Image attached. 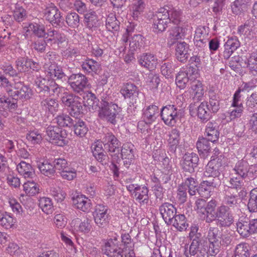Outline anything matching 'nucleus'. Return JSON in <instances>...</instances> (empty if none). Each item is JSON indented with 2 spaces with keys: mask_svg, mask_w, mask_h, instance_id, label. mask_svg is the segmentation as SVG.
<instances>
[{
  "mask_svg": "<svg viewBox=\"0 0 257 257\" xmlns=\"http://www.w3.org/2000/svg\"><path fill=\"white\" fill-rule=\"evenodd\" d=\"M212 112L209 110L208 102H202L197 108V115L203 122H206L211 117Z\"/></svg>",
  "mask_w": 257,
  "mask_h": 257,
  "instance_id": "473e14b6",
  "label": "nucleus"
},
{
  "mask_svg": "<svg viewBox=\"0 0 257 257\" xmlns=\"http://www.w3.org/2000/svg\"><path fill=\"white\" fill-rule=\"evenodd\" d=\"M240 43L236 37H228L224 45V58L225 59H229L234 51L240 47Z\"/></svg>",
  "mask_w": 257,
  "mask_h": 257,
  "instance_id": "aec40b11",
  "label": "nucleus"
},
{
  "mask_svg": "<svg viewBox=\"0 0 257 257\" xmlns=\"http://www.w3.org/2000/svg\"><path fill=\"white\" fill-rule=\"evenodd\" d=\"M223 202L224 205L229 208L236 206L238 204L237 196L231 193L229 191H226L223 198Z\"/></svg>",
  "mask_w": 257,
  "mask_h": 257,
  "instance_id": "680f3d73",
  "label": "nucleus"
},
{
  "mask_svg": "<svg viewBox=\"0 0 257 257\" xmlns=\"http://www.w3.org/2000/svg\"><path fill=\"white\" fill-rule=\"evenodd\" d=\"M120 92L125 99L134 105L136 103V100L138 98L139 89L134 83L127 82L123 84L120 88Z\"/></svg>",
  "mask_w": 257,
  "mask_h": 257,
  "instance_id": "f8f14e48",
  "label": "nucleus"
},
{
  "mask_svg": "<svg viewBox=\"0 0 257 257\" xmlns=\"http://www.w3.org/2000/svg\"><path fill=\"white\" fill-rule=\"evenodd\" d=\"M168 140L169 150L171 153L176 154V151L180 140V133L177 128L172 129L169 134Z\"/></svg>",
  "mask_w": 257,
  "mask_h": 257,
  "instance_id": "cd10ccee",
  "label": "nucleus"
},
{
  "mask_svg": "<svg viewBox=\"0 0 257 257\" xmlns=\"http://www.w3.org/2000/svg\"><path fill=\"white\" fill-rule=\"evenodd\" d=\"M65 21L69 27L72 28H77L80 24V17L75 12L69 13L66 16Z\"/></svg>",
  "mask_w": 257,
  "mask_h": 257,
  "instance_id": "603ef678",
  "label": "nucleus"
},
{
  "mask_svg": "<svg viewBox=\"0 0 257 257\" xmlns=\"http://www.w3.org/2000/svg\"><path fill=\"white\" fill-rule=\"evenodd\" d=\"M190 87L193 90L194 96V101H199L204 94V89L202 83L198 80H194L190 81Z\"/></svg>",
  "mask_w": 257,
  "mask_h": 257,
  "instance_id": "ea45409f",
  "label": "nucleus"
},
{
  "mask_svg": "<svg viewBox=\"0 0 257 257\" xmlns=\"http://www.w3.org/2000/svg\"><path fill=\"white\" fill-rule=\"evenodd\" d=\"M143 37L141 35H135L130 42V51L134 52L140 49L143 43Z\"/></svg>",
  "mask_w": 257,
  "mask_h": 257,
  "instance_id": "bf43d9fd",
  "label": "nucleus"
},
{
  "mask_svg": "<svg viewBox=\"0 0 257 257\" xmlns=\"http://www.w3.org/2000/svg\"><path fill=\"white\" fill-rule=\"evenodd\" d=\"M216 221L220 227H229L233 223L234 217L230 208L225 205L214 207L209 217L206 219V222L211 223Z\"/></svg>",
  "mask_w": 257,
  "mask_h": 257,
  "instance_id": "f257e3e1",
  "label": "nucleus"
},
{
  "mask_svg": "<svg viewBox=\"0 0 257 257\" xmlns=\"http://www.w3.org/2000/svg\"><path fill=\"white\" fill-rule=\"evenodd\" d=\"M37 167L41 173L45 176L52 177L55 176V169L53 163H51L49 160H44L43 162H39Z\"/></svg>",
  "mask_w": 257,
  "mask_h": 257,
  "instance_id": "7c9ffc66",
  "label": "nucleus"
},
{
  "mask_svg": "<svg viewBox=\"0 0 257 257\" xmlns=\"http://www.w3.org/2000/svg\"><path fill=\"white\" fill-rule=\"evenodd\" d=\"M85 110L83 102H81V100H78L69 112L72 116L78 117L80 115L83 114Z\"/></svg>",
  "mask_w": 257,
  "mask_h": 257,
  "instance_id": "13d9d810",
  "label": "nucleus"
},
{
  "mask_svg": "<svg viewBox=\"0 0 257 257\" xmlns=\"http://www.w3.org/2000/svg\"><path fill=\"white\" fill-rule=\"evenodd\" d=\"M29 59L28 57H22L16 61V66L19 73L28 72Z\"/></svg>",
  "mask_w": 257,
  "mask_h": 257,
  "instance_id": "6e6d98bb",
  "label": "nucleus"
},
{
  "mask_svg": "<svg viewBox=\"0 0 257 257\" xmlns=\"http://www.w3.org/2000/svg\"><path fill=\"white\" fill-rule=\"evenodd\" d=\"M237 231L243 237H248L251 234L250 228L248 221H239L236 224Z\"/></svg>",
  "mask_w": 257,
  "mask_h": 257,
  "instance_id": "09e8293b",
  "label": "nucleus"
},
{
  "mask_svg": "<svg viewBox=\"0 0 257 257\" xmlns=\"http://www.w3.org/2000/svg\"><path fill=\"white\" fill-rule=\"evenodd\" d=\"M233 170L242 179H247L248 178L249 165L246 161L241 160L236 163Z\"/></svg>",
  "mask_w": 257,
  "mask_h": 257,
  "instance_id": "2f4dec72",
  "label": "nucleus"
},
{
  "mask_svg": "<svg viewBox=\"0 0 257 257\" xmlns=\"http://www.w3.org/2000/svg\"><path fill=\"white\" fill-rule=\"evenodd\" d=\"M159 114V107L155 105H151L143 110V118L148 123H152Z\"/></svg>",
  "mask_w": 257,
  "mask_h": 257,
  "instance_id": "393cba45",
  "label": "nucleus"
},
{
  "mask_svg": "<svg viewBox=\"0 0 257 257\" xmlns=\"http://www.w3.org/2000/svg\"><path fill=\"white\" fill-rule=\"evenodd\" d=\"M185 29L181 27L175 26L169 31L167 45L169 47H172L179 39H182L185 36Z\"/></svg>",
  "mask_w": 257,
  "mask_h": 257,
  "instance_id": "4be33fe9",
  "label": "nucleus"
},
{
  "mask_svg": "<svg viewBox=\"0 0 257 257\" xmlns=\"http://www.w3.org/2000/svg\"><path fill=\"white\" fill-rule=\"evenodd\" d=\"M27 11L22 7H16L14 11V18L18 22L24 21L27 18Z\"/></svg>",
  "mask_w": 257,
  "mask_h": 257,
  "instance_id": "338daca9",
  "label": "nucleus"
},
{
  "mask_svg": "<svg viewBox=\"0 0 257 257\" xmlns=\"http://www.w3.org/2000/svg\"><path fill=\"white\" fill-rule=\"evenodd\" d=\"M119 109L117 104L108 101L106 98L102 99L98 109V116L100 119L114 124L116 123V116L119 112L117 109Z\"/></svg>",
  "mask_w": 257,
  "mask_h": 257,
  "instance_id": "f03ea898",
  "label": "nucleus"
},
{
  "mask_svg": "<svg viewBox=\"0 0 257 257\" xmlns=\"http://www.w3.org/2000/svg\"><path fill=\"white\" fill-rule=\"evenodd\" d=\"M44 17L45 20L52 26L62 27L64 19L61 13L57 7L53 3L47 4L43 10Z\"/></svg>",
  "mask_w": 257,
  "mask_h": 257,
  "instance_id": "39448f33",
  "label": "nucleus"
},
{
  "mask_svg": "<svg viewBox=\"0 0 257 257\" xmlns=\"http://www.w3.org/2000/svg\"><path fill=\"white\" fill-rule=\"evenodd\" d=\"M121 149L119 151V160L121 159H134V146L130 143L124 144L121 146Z\"/></svg>",
  "mask_w": 257,
  "mask_h": 257,
  "instance_id": "58836bf2",
  "label": "nucleus"
},
{
  "mask_svg": "<svg viewBox=\"0 0 257 257\" xmlns=\"http://www.w3.org/2000/svg\"><path fill=\"white\" fill-rule=\"evenodd\" d=\"M198 162L199 157L196 154L186 153L183 157L181 166L184 171L192 173L197 168Z\"/></svg>",
  "mask_w": 257,
  "mask_h": 257,
  "instance_id": "2eb2a0df",
  "label": "nucleus"
},
{
  "mask_svg": "<svg viewBox=\"0 0 257 257\" xmlns=\"http://www.w3.org/2000/svg\"><path fill=\"white\" fill-rule=\"evenodd\" d=\"M24 190L29 195H34L39 192L38 185L34 181H28L23 185Z\"/></svg>",
  "mask_w": 257,
  "mask_h": 257,
  "instance_id": "69168bd1",
  "label": "nucleus"
},
{
  "mask_svg": "<svg viewBox=\"0 0 257 257\" xmlns=\"http://www.w3.org/2000/svg\"><path fill=\"white\" fill-rule=\"evenodd\" d=\"M222 233V230L216 227H210L208 231L207 238L209 242L219 243Z\"/></svg>",
  "mask_w": 257,
  "mask_h": 257,
  "instance_id": "3c124183",
  "label": "nucleus"
},
{
  "mask_svg": "<svg viewBox=\"0 0 257 257\" xmlns=\"http://www.w3.org/2000/svg\"><path fill=\"white\" fill-rule=\"evenodd\" d=\"M205 133L207 138L210 140L211 143L217 141L219 136L217 124L216 122H209L206 127Z\"/></svg>",
  "mask_w": 257,
  "mask_h": 257,
  "instance_id": "c9c22d12",
  "label": "nucleus"
},
{
  "mask_svg": "<svg viewBox=\"0 0 257 257\" xmlns=\"http://www.w3.org/2000/svg\"><path fill=\"white\" fill-rule=\"evenodd\" d=\"M223 169L221 156L211 159L208 163L204 172L205 176L208 177H219Z\"/></svg>",
  "mask_w": 257,
  "mask_h": 257,
  "instance_id": "4468645a",
  "label": "nucleus"
},
{
  "mask_svg": "<svg viewBox=\"0 0 257 257\" xmlns=\"http://www.w3.org/2000/svg\"><path fill=\"white\" fill-rule=\"evenodd\" d=\"M182 109L174 104H168L162 107L160 115L164 122L167 125L173 126L177 122L181 114Z\"/></svg>",
  "mask_w": 257,
  "mask_h": 257,
  "instance_id": "20e7f679",
  "label": "nucleus"
},
{
  "mask_svg": "<svg viewBox=\"0 0 257 257\" xmlns=\"http://www.w3.org/2000/svg\"><path fill=\"white\" fill-rule=\"evenodd\" d=\"M217 202L212 199L208 202L203 199H198L195 201L196 210L198 213L202 214L201 217L206 222V219L209 217L211 212L216 207Z\"/></svg>",
  "mask_w": 257,
  "mask_h": 257,
  "instance_id": "9d476101",
  "label": "nucleus"
},
{
  "mask_svg": "<svg viewBox=\"0 0 257 257\" xmlns=\"http://www.w3.org/2000/svg\"><path fill=\"white\" fill-rule=\"evenodd\" d=\"M104 149L110 154L113 161L118 163L119 160V151L121 148V143L115 136L111 133H108L104 135L101 139Z\"/></svg>",
  "mask_w": 257,
  "mask_h": 257,
  "instance_id": "7ed1b4c3",
  "label": "nucleus"
},
{
  "mask_svg": "<svg viewBox=\"0 0 257 257\" xmlns=\"http://www.w3.org/2000/svg\"><path fill=\"white\" fill-rule=\"evenodd\" d=\"M83 103L85 108L88 106L89 108H92L93 110L98 109L100 106L99 101L94 94L91 92H87L85 95L83 96Z\"/></svg>",
  "mask_w": 257,
  "mask_h": 257,
  "instance_id": "4c0bfd02",
  "label": "nucleus"
},
{
  "mask_svg": "<svg viewBox=\"0 0 257 257\" xmlns=\"http://www.w3.org/2000/svg\"><path fill=\"white\" fill-rule=\"evenodd\" d=\"M161 11H163V13L167 14L168 17V20H169V23L178 25L181 21V12L177 10L173 9L170 10L164 8H161Z\"/></svg>",
  "mask_w": 257,
  "mask_h": 257,
  "instance_id": "a19ab883",
  "label": "nucleus"
},
{
  "mask_svg": "<svg viewBox=\"0 0 257 257\" xmlns=\"http://www.w3.org/2000/svg\"><path fill=\"white\" fill-rule=\"evenodd\" d=\"M50 80L45 78H37L35 80L36 91L40 97L49 96Z\"/></svg>",
  "mask_w": 257,
  "mask_h": 257,
  "instance_id": "bb28decb",
  "label": "nucleus"
},
{
  "mask_svg": "<svg viewBox=\"0 0 257 257\" xmlns=\"http://www.w3.org/2000/svg\"><path fill=\"white\" fill-rule=\"evenodd\" d=\"M168 16L163 13V11H161L160 9L157 14L154 16L152 28L155 33H161L170 26Z\"/></svg>",
  "mask_w": 257,
  "mask_h": 257,
  "instance_id": "9b49d317",
  "label": "nucleus"
},
{
  "mask_svg": "<svg viewBox=\"0 0 257 257\" xmlns=\"http://www.w3.org/2000/svg\"><path fill=\"white\" fill-rule=\"evenodd\" d=\"M39 207L46 214H49L53 210V203L50 198L46 197H41L39 200Z\"/></svg>",
  "mask_w": 257,
  "mask_h": 257,
  "instance_id": "8fccbe9b",
  "label": "nucleus"
},
{
  "mask_svg": "<svg viewBox=\"0 0 257 257\" xmlns=\"http://www.w3.org/2000/svg\"><path fill=\"white\" fill-rule=\"evenodd\" d=\"M54 120L60 127H71L73 125L74 121L68 114L64 113L58 115Z\"/></svg>",
  "mask_w": 257,
  "mask_h": 257,
  "instance_id": "de8ad7c7",
  "label": "nucleus"
},
{
  "mask_svg": "<svg viewBox=\"0 0 257 257\" xmlns=\"http://www.w3.org/2000/svg\"><path fill=\"white\" fill-rule=\"evenodd\" d=\"M46 133L48 137V140L53 144L62 147L68 143L66 140V131L58 126L50 125L47 127Z\"/></svg>",
  "mask_w": 257,
  "mask_h": 257,
  "instance_id": "423d86ee",
  "label": "nucleus"
},
{
  "mask_svg": "<svg viewBox=\"0 0 257 257\" xmlns=\"http://www.w3.org/2000/svg\"><path fill=\"white\" fill-rule=\"evenodd\" d=\"M82 70L87 73L97 74L100 70V64L92 59L87 58L81 65Z\"/></svg>",
  "mask_w": 257,
  "mask_h": 257,
  "instance_id": "c85d7f7f",
  "label": "nucleus"
},
{
  "mask_svg": "<svg viewBox=\"0 0 257 257\" xmlns=\"http://www.w3.org/2000/svg\"><path fill=\"white\" fill-rule=\"evenodd\" d=\"M72 126L74 133L80 137H84L88 131L85 122L81 119L75 120Z\"/></svg>",
  "mask_w": 257,
  "mask_h": 257,
  "instance_id": "c03bdc74",
  "label": "nucleus"
},
{
  "mask_svg": "<svg viewBox=\"0 0 257 257\" xmlns=\"http://www.w3.org/2000/svg\"><path fill=\"white\" fill-rule=\"evenodd\" d=\"M211 188L205 181H203L198 186L197 193L202 197L207 198L210 196Z\"/></svg>",
  "mask_w": 257,
  "mask_h": 257,
  "instance_id": "774afa93",
  "label": "nucleus"
},
{
  "mask_svg": "<svg viewBox=\"0 0 257 257\" xmlns=\"http://www.w3.org/2000/svg\"><path fill=\"white\" fill-rule=\"evenodd\" d=\"M160 213L165 221L168 224L177 213V208L169 202H165L159 207Z\"/></svg>",
  "mask_w": 257,
  "mask_h": 257,
  "instance_id": "a211bd4d",
  "label": "nucleus"
},
{
  "mask_svg": "<svg viewBox=\"0 0 257 257\" xmlns=\"http://www.w3.org/2000/svg\"><path fill=\"white\" fill-rule=\"evenodd\" d=\"M72 89L76 93H80L88 85L87 77L81 73L72 74L67 77V80Z\"/></svg>",
  "mask_w": 257,
  "mask_h": 257,
  "instance_id": "1a4fd4ad",
  "label": "nucleus"
},
{
  "mask_svg": "<svg viewBox=\"0 0 257 257\" xmlns=\"http://www.w3.org/2000/svg\"><path fill=\"white\" fill-rule=\"evenodd\" d=\"M32 95L33 91L28 85L18 82L15 84L14 89H13L9 96L18 101L21 100L24 102L30 99Z\"/></svg>",
  "mask_w": 257,
  "mask_h": 257,
  "instance_id": "6e6552de",
  "label": "nucleus"
},
{
  "mask_svg": "<svg viewBox=\"0 0 257 257\" xmlns=\"http://www.w3.org/2000/svg\"><path fill=\"white\" fill-rule=\"evenodd\" d=\"M120 22L115 16L107 19L106 21V29L111 32H118L119 30Z\"/></svg>",
  "mask_w": 257,
  "mask_h": 257,
  "instance_id": "052dcab7",
  "label": "nucleus"
},
{
  "mask_svg": "<svg viewBox=\"0 0 257 257\" xmlns=\"http://www.w3.org/2000/svg\"><path fill=\"white\" fill-rule=\"evenodd\" d=\"M94 222L99 228L106 227L109 222L108 207L103 204H97L92 213Z\"/></svg>",
  "mask_w": 257,
  "mask_h": 257,
  "instance_id": "0eeeda50",
  "label": "nucleus"
},
{
  "mask_svg": "<svg viewBox=\"0 0 257 257\" xmlns=\"http://www.w3.org/2000/svg\"><path fill=\"white\" fill-rule=\"evenodd\" d=\"M41 105L44 110H48L52 113L56 112L59 106L55 99L48 97L41 101Z\"/></svg>",
  "mask_w": 257,
  "mask_h": 257,
  "instance_id": "37998d69",
  "label": "nucleus"
},
{
  "mask_svg": "<svg viewBox=\"0 0 257 257\" xmlns=\"http://www.w3.org/2000/svg\"><path fill=\"white\" fill-rule=\"evenodd\" d=\"M28 28L39 38H44L46 36L45 25L39 20L30 23Z\"/></svg>",
  "mask_w": 257,
  "mask_h": 257,
  "instance_id": "f704fd0d",
  "label": "nucleus"
},
{
  "mask_svg": "<svg viewBox=\"0 0 257 257\" xmlns=\"http://www.w3.org/2000/svg\"><path fill=\"white\" fill-rule=\"evenodd\" d=\"M138 61L142 66L150 71L154 70L159 63L157 56L151 53L143 54L140 57Z\"/></svg>",
  "mask_w": 257,
  "mask_h": 257,
  "instance_id": "6ab92c4d",
  "label": "nucleus"
},
{
  "mask_svg": "<svg viewBox=\"0 0 257 257\" xmlns=\"http://www.w3.org/2000/svg\"><path fill=\"white\" fill-rule=\"evenodd\" d=\"M211 143L210 140L206 138H200L196 143V147L199 155L201 158L207 157L211 151Z\"/></svg>",
  "mask_w": 257,
  "mask_h": 257,
  "instance_id": "5701e85b",
  "label": "nucleus"
},
{
  "mask_svg": "<svg viewBox=\"0 0 257 257\" xmlns=\"http://www.w3.org/2000/svg\"><path fill=\"white\" fill-rule=\"evenodd\" d=\"M102 251L108 257H123L126 251L117 243H114L112 240L108 239L102 248Z\"/></svg>",
  "mask_w": 257,
  "mask_h": 257,
  "instance_id": "dca6fc26",
  "label": "nucleus"
},
{
  "mask_svg": "<svg viewBox=\"0 0 257 257\" xmlns=\"http://www.w3.org/2000/svg\"><path fill=\"white\" fill-rule=\"evenodd\" d=\"M73 203L78 209L87 212L90 208V200L84 195H77L73 198Z\"/></svg>",
  "mask_w": 257,
  "mask_h": 257,
  "instance_id": "c756f323",
  "label": "nucleus"
},
{
  "mask_svg": "<svg viewBox=\"0 0 257 257\" xmlns=\"http://www.w3.org/2000/svg\"><path fill=\"white\" fill-rule=\"evenodd\" d=\"M188 75V72L181 71L176 76V83L180 88H184L188 83L190 82Z\"/></svg>",
  "mask_w": 257,
  "mask_h": 257,
  "instance_id": "864d4df0",
  "label": "nucleus"
},
{
  "mask_svg": "<svg viewBox=\"0 0 257 257\" xmlns=\"http://www.w3.org/2000/svg\"><path fill=\"white\" fill-rule=\"evenodd\" d=\"M248 246L245 243L238 244L235 250L234 257H249Z\"/></svg>",
  "mask_w": 257,
  "mask_h": 257,
  "instance_id": "e2e57ef3",
  "label": "nucleus"
},
{
  "mask_svg": "<svg viewBox=\"0 0 257 257\" xmlns=\"http://www.w3.org/2000/svg\"><path fill=\"white\" fill-rule=\"evenodd\" d=\"M14 219L7 212H0V225L6 229L10 228L14 224Z\"/></svg>",
  "mask_w": 257,
  "mask_h": 257,
  "instance_id": "5fc2aeb1",
  "label": "nucleus"
},
{
  "mask_svg": "<svg viewBox=\"0 0 257 257\" xmlns=\"http://www.w3.org/2000/svg\"><path fill=\"white\" fill-rule=\"evenodd\" d=\"M84 22L89 29L96 28L98 25L97 16L94 11H89L84 14Z\"/></svg>",
  "mask_w": 257,
  "mask_h": 257,
  "instance_id": "79ce46f5",
  "label": "nucleus"
},
{
  "mask_svg": "<svg viewBox=\"0 0 257 257\" xmlns=\"http://www.w3.org/2000/svg\"><path fill=\"white\" fill-rule=\"evenodd\" d=\"M247 203V208L251 212H257V187L252 189L249 192Z\"/></svg>",
  "mask_w": 257,
  "mask_h": 257,
  "instance_id": "49530a36",
  "label": "nucleus"
},
{
  "mask_svg": "<svg viewBox=\"0 0 257 257\" xmlns=\"http://www.w3.org/2000/svg\"><path fill=\"white\" fill-rule=\"evenodd\" d=\"M209 100L208 106L212 113H216L220 109V98L219 95L213 90H209L208 92Z\"/></svg>",
  "mask_w": 257,
  "mask_h": 257,
  "instance_id": "e433bc0d",
  "label": "nucleus"
},
{
  "mask_svg": "<svg viewBox=\"0 0 257 257\" xmlns=\"http://www.w3.org/2000/svg\"><path fill=\"white\" fill-rule=\"evenodd\" d=\"M182 184L187 188L188 192L190 196H194L196 194L198 187V182L196 179L192 177H188Z\"/></svg>",
  "mask_w": 257,
  "mask_h": 257,
  "instance_id": "a18cd8bd",
  "label": "nucleus"
},
{
  "mask_svg": "<svg viewBox=\"0 0 257 257\" xmlns=\"http://www.w3.org/2000/svg\"><path fill=\"white\" fill-rule=\"evenodd\" d=\"M48 66L46 69L47 75L52 79L51 80L64 82L66 81L67 76L64 73L61 67L55 62L50 61L46 64Z\"/></svg>",
  "mask_w": 257,
  "mask_h": 257,
  "instance_id": "ddd939ff",
  "label": "nucleus"
},
{
  "mask_svg": "<svg viewBox=\"0 0 257 257\" xmlns=\"http://www.w3.org/2000/svg\"><path fill=\"white\" fill-rule=\"evenodd\" d=\"M246 67L248 68L252 73L253 72L257 74V53H251L245 62Z\"/></svg>",
  "mask_w": 257,
  "mask_h": 257,
  "instance_id": "0e129e2a",
  "label": "nucleus"
},
{
  "mask_svg": "<svg viewBox=\"0 0 257 257\" xmlns=\"http://www.w3.org/2000/svg\"><path fill=\"white\" fill-rule=\"evenodd\" d=\"M18 172L25 178H33L35 176V171L29 163L21 161L17 166Z\"/></svg>",
  "mask_w": 257,
  "mask_h": 257,
  "instance_id": "72a5a7b5",
  "label": "nucleus"
},
{
  "mask_svg": "<svg viewBox=\"0 0 257 257\" xmlns=\"http://www.w3.org/2000/svg\"><path fill=\"white\" fill-rule=\"evenodd\" d=\"M161 71L162 75L165 76L166 78L172 79L174 73V68L173 64L169 62L163 63L161 67Z\"/></svg>",
  "mask_w": 257,
  "mask_h": 257,
  "instance_id": "4d7b16f0",
  "label": "nucleus"
},
{
  "mask_svg": "<svg viewBox=\"0 0 257 257\" xmlns=\"http://www.w3.org/2000/svg\"><path fill=\"white\" fill-rule=\"evenodd\" d=\"M176 59L182 63L187 62L190 55L188 53L189 45L185 42H178L175 49Z\"/></svg>",
  "mask_w": 257,
  "mask_h": 257,
  "instance_id": "412c9836",
  "label": "nucleus"
},
{
  "mask_svg": "<svg viewBox=\"0 0 257 257\" xmlns=\"http://www.w3.org/2000/svg\"><path fill=\"white\" fill-rule=\"evenodd\" d=\"M167 225H173L179 231L185 230L188 226L185 216L182 214H177V213Z\"/></svg>",
  "mask_w": 257,
  "mask_h": 257,
  "instance_id": "a878e982",
  "label": "nucleus"
},
{
  "mask_svg": "<svg viewBox=\"0 0 257 257\" xmlns=\"http://www.w3.org/2000/svg\"><path fill=\"white\" fill-rule=\"evenodd\" d=\"M46 36L44 38L48 44L51 46H58L64 42L66 39V36L63 33L52 29L48 30Z\"/></svg>",
  "mask_w": 257,
  "mask_h": 257,
  "instance_id": "f3484780",
  "label": "nucleus"
},
{
  "mask_svg": "<svg viewBox=\"0 0 257 257\" xmlns=\"http://www.w3.org/2000/svg\"><path fill=\"white\" fill-rule=\"evenodd\" d=\"M149 189L145 185H138L132 195L140 203L148 204L149 200Z\"/></svg>",
  "mask_w": 257,
  "mask_h": 257,
  "instance_id": "b1692460",
  "label": "nucleus"
}]
</instances>
